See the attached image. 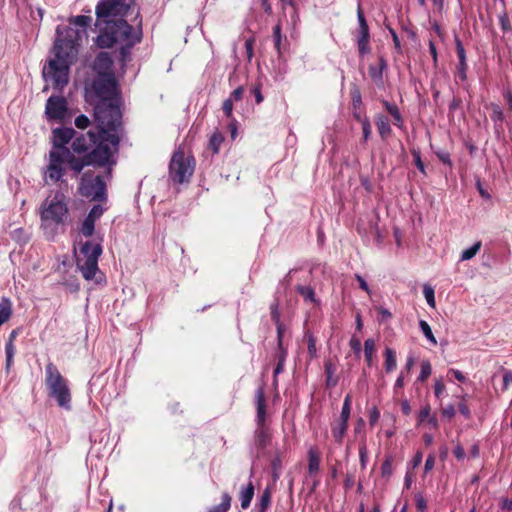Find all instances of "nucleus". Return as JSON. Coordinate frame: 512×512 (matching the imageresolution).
Returning a JSON list of instances; mask_svg holds the SVG:
<instances>
[{
  "instance_id": "1",
  "label": "nucleus",
  "mask_w": 512,
  "mask_h": 512,
  "mask_svg": "<svg viewBox=\"0 0 512 512\" xmlns=\"http://www.w3.org/2000/svg\"><path fill=\"white\" fill-rule=\"evenodd\" d=\"M97 126L101 129V141L89 154L84 156H76L66 144L74 137L75 131L72 128H57L53 131L54 141L53 148L49 152V164L45 172V181H59L65 172L67 165L76 175H78L84 167L88 165L103 166L109 163L111 157L118 150L120 133L122 125L115 128L107 126L101 127L96 121Z\"/></svg>"
},
{
  "instance_id": "2",
  "label": "nucleus",
  "mask_w": 512,
  "mask_h": 512,
  "mask_svg": "<svg viewBox=\"0 0 512 512\" xmlns=\"http://www.w3.org/2000/svg\"><path fill=\"white\" fill-rule=\"evenodd\" d=\"M93 70L97 73L92 85L96 96L94 119L100 123L101 127L109 125L115 128L117 125H122L121 99L112 72V59L107 52L97 55Z\"/></svg>"
},
{
  "instance_id": "3",
  "label": "nucleus",
  "mask_w": 512,
  "mask_h": 512,
  "mask_svg": "<svg viewBox=\"0 0 512 512\" xmlns=\"http://www.w3.org/2000/svg\"><path fill=\"white\" fill-rule=\"evenodd\" d=\"M80 32L73 27L57 28V38L54 42V58L43 67V76L57 89H62L68 83L69 69L77 61Z\"/></svg>"
},
{
  "instance_id": "4",
  "label": "nucleus",
  "mask_w": 512,
  "mask_h": 512,
  "mask_svg": "<svg viewBox=\"0 0 512 512\" xmlns=\"http://www.w3.org/2000/svg\"><path fill=\"white\" fill-rule=\"evenodd\" d=\"M100 34L96 38V44L100 48H110L120 45L122 60L126 61L129 50L136 43L140 42V33L134 31L124 19H117L116 22H108L99 27Z\"/></svg>"
},
{
  "instance_id": "5",
  "label": "nucleus",
  "mask_w": 512,
  "mask_h": 512,
  "mask_svg": "<svg viewBox=\"0 0 512 512\" xmlns=\"http://www.w3.org/2000/svg\"><path fill=\"white\" fill-rule=\"evenodd\" d=\"M45 384L50 397L66 410L71 409V392L67 380L61 375L53 363H48L45 368Z\"/></svg>"
},
{
  "instance_id": "6",
  "label": "nucleus",
  "mask_w": 512,
  "mask_h": 512,
  "mask_svg": "<svg viewBox=\"0 0 512 512\" xmlns=\"http://www.w3.org/2000/svg\"><path fill=\"white\" fill-rule=\"evenodd\" d=\"M68 215V198L57 192L52 199H46L41 206L42 226L47 229L50 224H63Z\"/></svg>"
},
{
  "instance_id": "7",
  "label": "nucleus",
  "mask_w": 512,
  "mask_h": 512,
  "mask_svg": "<svg viewBox=\"0 0 512 512\" xmlns=\"http://www.w3.org/2000/svg\"><path fill=\"white\" fill-rule=\"evenodd\" d=\"M129 8V0H100L96 7V26L102 27L108 22H116L119 18L123 19Z\"/></svg>"
},
{
  "instance_id": "8",
  "label": "nucleus",
  "mask_w": 512,
  "mask_h": 512,
  "mask_svg": "<svg viewBox=\"0 0 512 512\" xmlns=\"http://www.w3.org/2000/svg\"><path fill=\"white\" fill-rule=\"evenodd\" d=\"M101 253L102 248L99 244L86 242L82 245L80 255L77 258V267L85 279H93L96 275L98 271V258Z\"/></svg>"
},
{
  "instance_id": "9",
  "label": "nucleus",
  "mask_w": 512,
  "mask_h": 512,
  "mask_svg": "<svg viewBox=\"0 0 512 512\" xmlns=\"http://www.w3.org/2000/svg\"><path fill=\"white\" fill-rule=\"evenodd\" d=\"M194 171V160L186 157L180 150L176 151L170 161L169 176L177 183H184L189 180Z\"/></svg>"
},
{
  "instance_id": "10",
  "label": "nucleus",
  "mask_w": 512,
  "mask_h": 512,
  "mask_svg": "<svg viewBox=\"0 0 512 512\" xmlns=\"http://www.w3.org/2000/svg\"><path fill=\"white\" fill-rule=\"evenodd\" d=\"M106 185L102 176L86 172L82 175L79 185V193L91 200L103 201L106 198Z\"/></svg>"
},
{
  "instance_id": "11",
  "label": "nucleus",
  "mask_w": 512,
  "mask_h": 512,
  "mask_svg": "<svg viewBox=\"0 0 512 512\" xmlns=\"http://www.w3.org/2000/svg\"><path fill=\"white\" fill-rule=\"evenodd\" d=\"M67 101L61 96H51L45 106V114L49 120H63L67 114Z\"/></svg>"
},
{
  "instance_id": "12",
  "label": "nucleus",
  "mask_w": 512,
  "mask_h": 512,
  "mask_svg": "<svg viewBox=\"0 0 512 512\" xmlns=\"http://www.w3.org/2000/svg\"><path fill=\"white\" fill-rule=\"evenodd\" d=\"M98 132L89 131L87 135H80L76 137L72 143L73 152L78 154L86 152L89 148L95 145V148L99 145L101 139V129L97 126Z\"/></svg>"
},
{
  "instance_id": "13",
  "label": "nucleus",
  "mask_w": 512,
  "mask_h": 512,
  "mask_svg": "<svg viewBox=\"0 0 512 512\" xmlns=\"http://www.w3.org/2000/svg\"><path fill=\"white\" fill-rule=\"evenodd\" d=\"M357 17L359 21V34L360 37L358 39V48L361 55L367 54L370 51L369 47V28L363 12L360 7H358Z\"/></svg>"
},
{
  "instance_id": "14",
  "label": "nucleus",
  "mask_w": 512,
  "mask_h": 512,
  "mask_svg": "<svg viewBox=\"0 0 512 512\" xmlns=\"http://www.w3.org/2000/svg\"><path fill=\"white\" fill-rule=\"evenodd\" d=\"M256 404H257V422L260 427L264 425L266 411H265V396L262 389H258L256 392Z\"/></svg>"
},
{
  "instance_id": "15",
  "label": "nucleus",
  "mask_w": 512,
  "mask_h": 512,
  "mask_svg": "<svg viewBox=\"0 0 512 512\" xmlns=\"http://www.w3.org/2000/svg\"><path fill=\"white\" fill-rule=\"evenodd\" d=\"M348 427V422L343 420H338L337 423L332 428V435L336 442L341 443L342 439L346 433Z\"/></svg>"
},
{
  "instance_id": "16",
  "label": "nucleus",
  "mask_w": 512,
  "mask_h": 512,
  "mask_svg": "<svg viewBox=\"0 0 512 512\" xmlns=\"http://www.w3.org/2000/svg\"><path fill=\"white\" fill-rule=\"evenodd\" d=\"M254 496V486L250 482L245 489H243L240 493V501L241 507L243 509H247L251 503V500Z\"/></svg>"
},
{
  "instance_id": "17",
  "label": "nucleus",
  "mask_w": 512,
  "mask_h": 512,
  "mask_svg": "<svg viewBox=\"0 0 512 512\" xmlns=\"http://www.w3.org/2000/svg\"><path fill=\"white\" fill-rule=\"evenodd\" d=\"M376 126L382 138H386L390 135L391 127L387 117L379 116L376 121Z\"/></svg>"
},
{
  "instance_id": "18",
  "label": "nucleus",
  "mask_w": 512,
  "mask_h": 512,
  "mask_svg": "<svg viewBox=\"0 0 512 512\" xmlns=\"http://www.w3.org/2000/svg\"><path fill=\"white\" fill-rule=\"evenodd\" d=\"M320 456L315 449L308 452V470L310 473H316L319 470Z\"/></svg>"
},
{
  "instance_id": "19",
  "label": "nucleus",
  "mask_w": 512,
  "mask_h": 512,
  "mask_svg": "<svg viewBox=\"0 0 512 512\" xmlns=\"http://www.w3.org/2000/svg\"><path fill=\"white\" fill-rule=\"evenodd\" d=\"M385 356V371L387 373L392 372L396 368V355L394 350L391 348H386L384 352Z\"/></svg>"
},
{
  "instance_id": "20",
  "label": "nucleus",
  "mask_w": 512,
  "mask_h": 512,
  "mask_svg": "<svg viewBox=\"0 0 512 512\" xmlns=\"http://www.w3.org/2000/svg\"><path fill=\"white\" fill-rule=\"evenodd\" d=\"M488 109L491 112L490 117L495 122L496 127L499 126V128H501V124L504 119V115H503L501 108L496 104H491L488 107Z\"/></svg>"
},
{
  "instance_id": "21",
  "label": "nucleus",
  "mask_w": 512,
  "mask_h": 512,
  "mask_svg": "<svg viewBox=\"0 0 512 512\" xmlns=\"http://www.w3.org/2000/svg\"><path fill=\"white\" fill-rule=\"evenodd\" d=\"M11 316V303L7 299H3L0 303V326L5 323Z\"/></svg>"
},
{
  "instance_id": "22",
  "label": "nucleus",
  "mask_w": 512,
  "mask_h": 512,
  "mask_svg": "<svg viewBox=\"0 0 512 512\" xmlns=\"http://www.w3.org/2000/svg\"><path fill=\"white\" fill-rule=\"evenodd\" d=\"M224 141V137L220 132H214L209 140V148L214 154L219 152L220 145Z\"/></svg>"
},
{
  "instance_id": "23",
  "label": "nucleus",
  "mask_w": 512,
  "mask_h": 512,
  "mask_svg": "<svg viewBox=\"0 0 512 512\" xmlns=\"http://www.w3.org/2000/svg\"><path fill=\"white\" fill-rule=\"evenodd\" d=\"M374 352H375V341L373 339L369 338L364 342L365 358H366L367 364L369 366L372 365V357H373Z\"/></svg>"
},
{
  "instance_id": "24",
  "label": "nucleus",
  "mask_w": 512,
  "mask_h": 512,
  "mask_svg": "<svg viewBox=\"0 0 512 512\" xmlns=\"http://www.w3.org/2000/svg\"><path fill=\"white\" fill-rule=\"evenodd\" d=\"M304 339L307 342L308 346V354L310 358H315L317 356V348H316V340L314 336L310 332H306L304 335Z\"/></svg>"
},
{
  "instance_id": "25",
  "label": "nucleus",
  "mask_w": 512,
  "mask_h": 512,
  "mask_svg": "<svg viewBox=\"0 0 512 512\" xmlns=\"http://www.w3.org/2000/svg\"><path fill=\"white\" fill-rule=\"evenodd\" d=\"M481 242H476L470 248L464 250L461 254V261H467L472 259L480 250Z\"/></svg>"
},
{
  "instance_id": "26",
  "label": "nucleus",
  "mask_w": 512,
  "mask_h": 512,
  "mask_svg": "<svg viewBox=\"0 0 512 512\" xmlns=\"http://www.w3.org/2000/svg\"><path fill=\"white\" fill-rule=\"evenodd\" d=\"M231 504V497L228 493H224L222 495V502L218 505L212 508L209 512H227L230 508Z\"/></svg>"
},
{
  "instance_id": "27",
  "label": "nucleus",
  "mask_w": 512,
  "mask_h": 512,
  "mask_svg": "<svg viewBox=\"0 0 512 512\" xmlns=\"http://www.w3.org/2000/svg\"><path fill=\"white\" fill-rule=\"evenodd\" d=\"M419 327L421 329V331L423 332V334L425 335V337L433 344V345H436L437 344V340L436 338L434 337L433 333H432V330H431V327L429 326V324L424 321V320H421L419 322Z\"/></svg>"
},
{
  "instance_id": "28",
  "label": "nucleus",
  "mask_w": 512,
  "mask_h": 512,
  "mask_svg": "<svg viewBox=\"0 0 512 512\" xmlns=\"http://www.w3.org/2000/svg\"><path fill=\"white\" fill-rule=\"evenodd\" d=\"M94 224H95V220H93L89 217H86L83 221L82 228H81L82 234L86 237L91 236L94 232Z\"/></svg>"
},
{
  "instance_id": "29",
  "label": "nucleus",
  "mask_w": 512,
  "mask_h": 512,
  "mask_svg": "<svg viewBox=\"0 0 512 512\" xmlns=\"http://www.w3.org/2000/svg\"><path fill=\"white\" fill-rule=\"evenodd\" d=\"M297 291L305 300L315 302L314 290L310 286H298Z\"/></svg>"
},
{
  "instance_id": "30",
  "label": "nucleus",
  "mask_w": 512,
  "mask_h": 512,
  "mask_svg": "<svg viewBox=\"0 0 512 512\" xmlns=\"http://www.w3.org/2000/svg\"><path fill=\"white\" fill-rule=\"evenodd\" d=\"M423 294H424V297H425L428 305L431 308H435L436 303H435L434 289L429 285H424Z\"/></svg>"
},
{
  "instance_id": "31",
  "label": "nucleus",
  "mask_w": 512,
  "mask_h": 512,
  "mask_svg": "<svg viewBox=\"0 0 512 512\" xmlns=\"http://www.w3.org/2000/svg\"><path fill=\"white\" fill-rule=\"evenodd\" d=\"M270 500H271V493H270L269 489H266L260 498L259 512L266 511V509L268 508V506L270 504Z\"/></svg>"
},
{
  "instance_id": "32",
  "label": "nucleus",
  "mask_w": 512,
  "mask_h": 512,
  "mask_svg": "<svg viewBox=\"0 0 512 512\" xmlns=\"http://www.w3.org/2000/svg\"><path fill=\"white\" fill-rule=\"evenodd\" d=\"M431 375V365L429 361L424 360L421 363V372L418 377V380L424 382Z\"/></svg>"
},
{
  "instance_id": "33",
  "label": "nucleus",
  "mask_w": 512,
  "mask_h": 512,
  "mask_svg": "<svg viewBox=\"0 0 512 512\" xmlns=\"http://www.w3.org/2000/svg\"><path fill=\"white\" fill-rule=\"evenodd\" d=\"M392 473H393L392 458L388 457L382 464L381 474L383 477L389 478L392 475Z\"/></svg>"
},
{
  "instance_id": "34",
  "label": "nucleus",
  "mask_w": 512,
  "mask_h": 512,
  "mask_svg": "<svg viewBox=\"0 0 512 512\" xmlns=\"http://www.w3.org/2000/svg\"><path fill=\"white\" fill-rule=\"evenodd\" d=\"M456 50L459 58V62L462 66H465L466 55L464 47L459 39H456Z\"/></svg>"
},
{
  "instance_id": "35",
  "label": "nucleus",
  "mask_w": 512,
  "mask_h": 512,
  "mask_svg": "<svg viewBox=\"0 0 512 512\" xmlns=\"http://www.w3.org/2000/svg\"><path fill=\"white\" fill-rule=\"evenodd\" d=\"M431 408L429 405H426L421 408L418 414V425L422 424L425 420L430 417Z\"/></svg>"
},
{
  "instance_id": "36",
  "label": "nucleus",
  "mask_w": 512,
  "mask_h": 512,
  "mask_svg": "<svg viewBox=\"0 0 512 512\" xmlns=\"http://www.w3.org/2000/svg\"><path fill=\"white\" fill-rule=\"evenodd\" d=\"M359 456H360L361 466H362V468H365L366 462H367V457H368V452H367V447H366L365 441H362V443L360 445Z\"/></svg>"
},
{
  "instance_id": "37",
  "label": "nucleus",
  "mask_w": 512,
  "mask_h": 512,
  "mask_svg": "<svg viewBox=\"0 0 512 512\" xmlns=\"http://www.w3.org/2000/svg\"><path fill=\"white\" fill-rule=\"evenodd\" d=\"M349 345H350L351 349L353 350V352L356 354V356L360 357V354H361V341H360V339H358L356 337H352L350 339Z\"/></svg>"
},
{
  "instance_id": "38",
  "label": "nucleus",
  "mask_w": 512,
  "mask_h": 512,
  "mask_svg": "<svg viewBox=\"0 0 512 512\" xmlns=\"http://www.w3.org/2000/svg\"><path fill=\"white\" fill-rule=\"evenodd\" d=\"M502 372H503V390H506L512 384V371L502 368Z\"/></svg>"
},
{
  "instance_id": "39",
  "label": "nucleus",
  "mask_w": 512,
  "mask_h": 512,
  "mask_svg": "<svg viewBox=\"0 0 512 512\" xmlns=\"http://www.w3.org/2000/svg\"><path fill=\"white\" fill-rule=\"evenodd\" d=\"M90 120L85 115H80L75 119V125L79 129H85L89 126Z\"/></svg>"
},
{
  "instance_id": "40",
  "label": "nucleus",
  "mask_w": 512,
  "mask_h": 512,
  "mask_svg": "<svg viewBox=\"0 0 512 512\" xmlns=\"http://www.w3.org/2000/svg\"><path fill=\"white\" fill-rule=\"evenodd\" d=\"M90 22V17L88 16H84V15H80V16H76L73 20H72V23L77 25V26H80V27H83L85 28L86 26H88Z\"/></svg>"
},
{
  "instance_id": "41",
  "label": "nucleus",
  "mask_w": 512,
  "mask_h": 512,
  "mask_svg": "<svg viewBox=\"0 0 512 512\" xmlns=\"http://www.w3.org/2000/svg\"><path fill=\"white\" fill-rule=\"evenodd\" d=\"M412 155H413V158H414V163L416 165V167L423 173L425 174V167H424V164L421 160V156H420V153L419 151H416V150H412Z\"/></svg>"
},
{
  "instance_id": "42",
  "label": "nucleus",
  "mask_w": 512,
  "mask_h": 512,
  "mask_svg": "<svg viewBox=\"0 0 512 512\" xmlns=\"http://www.w3.org/2000/svg\"><path fill=\"white\" fill-rule=\"evenodd\" d=\"M103 208L101 205H95L87 215V217L93 219L96 221V219L100 218V216L103 214Z\"/></svg>"
},
{
  "instance_id": "43",
  "label": "nucleus",
  "mask_w": 512,
  "mask_h": 512,
  "mask_svg": "<svg viewBox=\"0 0 512 512\" xmlns=\"http://www.w3.org/2000/svg\"><path fill=\"white\" fill-rule=\"evenodd\" d=\"M274 40L275 47L280 52V44H281V26L278 24L274 27Z\"/></svg>"
},
{
  "instance_id": "44",
  "label": "nucleus",
  "mask_w": 512,
  "mask_h": 512,
  "mask_svg": "<svg viewBox=\"0 0 512 512\" xmlns=\"http://www.w3.org/2000/svg\"><path fill=\"white\" fill-rule=\"evenodd\" d=\"M224 113L226 114L227 117H230L231 114H232V110H233V101L231 98H228L226 99L224 102H223V107H222Z\"/></svg>"
},
{
  "instance_id": "45",
  "label": "nucleus",
  "mask_w": 512,
  "mask_h": 512,
  "mask_svg": "<svg viewBox=\"0 0 512 512\" xmlns=\"http://www.w3.org/2000/svg\"><path fill=\"white\" fill-rule=\"evenodd\" d=\"M442 415L444 417H447L448 419H451L455 415V409L453 405H448L446 407L442 408Z\"/></svg>"
},
{
  "instance_id": "46",
  "label": "nucleus",
  "mask_w": 512,
  "mask_h": 512,
  "mask_svg": "<svg viewBox=\"0 0 512 512\" xmlns=\"http://www.w3.org/2000/svg\"><path fill=\"white\" fill-rule=\"evenodd\" d=\"M445 389V385L442 381V379H438L435 382L434 390H435V396L439 397Z\"/></svg>"
},
{
  "instance_id": "47",
  "label": "nucleus",
  "mask_w": 512,
  "mask_h": 512,
  "mask_svg": "<svg viewBox=\"0 0 512 512\" xmlns=\"http://www.w3.org/2000/svg\"><path fill=\"white\" fill-rule=\"evenodd\" d=\"M243 93H244L243 87H238L231 93L230 98L232 99V101H239L242 99Z\"/></svg>"
},
{
  "instance_id": "48",
  "label": "nucleus",
  "mask_w": 512,
  "mask_h": 512,
  "mask_svg": "<svg viewBox=\"0 0 512 512\" xmlns=\"http://www.w3.org/2000/svg\"><path fill=\"white\" fill-rule=\"evenodd\" d=\"M362 129H363V137L365 140H367L371 133V126L367 119L362 121Z\"/></svg>"
},
{
  "instance_id": "49",
  "label": "nucleus",
  "mask_w": 512,
  "mask_h": 512,
  "mask_svg": "<svg viewBox=\"0 0 512 512\" xmlns=\"http://www.w3.org/2000/svg\"><path fill=\"white\" fill-rule=\"evenodd\" d=\"M437 156L440 161H442L444 164L451 165L450 156L448 152L445 151H439L437 152Z\"/></svg>"
},
{
  "instance_id": "50",
  "label": "nucleus",
  "mask_w": 512,
  "mask_h": 512,
  "mask_svg": "<svg viewBox=\"0 0 512 512\" xmlns=\"http://www.w3.org/2000/svg\"><path fill=\"white\" fill-rule=\"evenodd\" d=\"M350 410H351V407H348L347 405H343L339 420L348 422L349 417H350Z\"/></svg>"
},
{
  "instance_id": "51",
  "label": "nucleus",
  "mask_w": 512,
  "mask_h": 512,
  "mask_svg": "<svg viewBox=\"0 0 512 512\" xmlns=\"http://www.w3.org/2000/svg\"><path fill=\"white\" fill-rule=\"evenodd\" d=\"M416 506L421 512L425 511V509L427 508V503L425 499L420 495L416 497Z\"/></svg>"
},
{
  "instance_id": "52",
  "label": "nucleus",
  "mask_w": 512,
  "mask_h": 512,
  "mask_svg": "<svg viewBox=\"0 0 512 512\" xmlns=\"http://www.w3.org/2000/svg\"><path fill=\"white\" fill-rule=\"evenodd\" d=\"M434 464H435L434 456L429 455L428 458L426 459L425 466H424L425 472H429L430 470H432L434 467Z\"/></svg>"
},
{
  "instance_id": "53",
  "label": "nucleus",
  "mask_w": 512,
  "mask_h": 512,
  "mask_svg": "<svg viewBox=\"0 0 512 512\" xmlns=\"http://www.w3.org/2000/svg\"><path fill=\"white\" fill-rule=\"evenodd\" d=\"M380 417V413L376 408H373V410L370 412L369 416V422L371 425H374Z\"/></svg>"
},
{
  "instance_id": "54",
  "label": "nucleus",
  "mask_w": 512,
  "mask_h": 512,
  "mask_svg": "<svg viewBox=\"0 0 512 512\" xmlns=\"http://www.w3.org/2000/svg\"><path fill=\"white\" fill-rule=\"evenodd\" d=\"M253 42H254V40L252 38L246 40V42H245L247 56L249 59H251L253 56Z\"/></svg>"
},
{
  "instance_id": "55",
  "label": "nucleus",
  "mask_w": 512,
  "mask_h": 512,
  "mask_svg": "<svg viewBox=\"0 0 512 512\" xmlns=\"http://www.w3.org/2000/svg\"><path fill=\"white\" fill-rule=\"evenodd\" d=\"M369 73H370V76L374 79V80H381L382 79V71L381 70H377L376 68L374 67H370L369 69Z\"/></svg>"
},
{
  "instance_id": "56",
  "label": "nucleus",
  "mask_w": 512,
  "mask_h": 512,
  "mask_svg": "<svg viewBox=\"0 0 512 512\" xmlns=\"http://www.w3.org/2000/svg\"><path fill=\"white\" fill-rule=\"evenodd\" d=\"M453 453H454L455 457L459 460H461L465 457V452L461 445H457L455 447V449L453 450Z\"/></svg>"
},
{
  "instance_id": "57",
  "label": "nucleus",
  "mask_w": 512,
  "mask_h": 512,
  "mask_svg": "<svg viewBox=\"0 0 512 512\" xmlns=\"http://www.w3.org/2000/svg\"><path fill=\"white\" fill-rule=\"evenodd\" d=\"M334 371H335V368H334L333 364L330 361H327L325 363V372L327 374L328 379L333 375Z\"/></svg>"
},
{
  "instance_id": "58",
  "label": "nucleus",
  "mask_w": 512,
  "mask_h": 512,
  "mask_svg": "<svg viewBox=\"0 0 512 512\" xmlns=\"http://www.w3.org/2000/svg\"><path fill=\"white\" fill-rule=\"evenodd\" d=\"M356 279H357V281H358V283H359L360 287H361L364 291H366V292H368V293H369L370 291H369V288H368V285H367L366 281H365V280H364L360 275H356Z\"/></svg>"
},
{
  "instance_id": "59",
  "label": "nucleus",
  "mask_w": 512,
  "mask_h": 512,
  "mask_svg": "<svg viewBox=\"0 0 512 512\" xmlns=\"http://www.w3.org/2000/svg\"><path fill=\"white\" fill-rule=\"evenodd\" d=\"M422 453L421 452H417L416 455L414 456L413 460H412V464H413V467H417L421 464L422 462Z\"/></svg>"
},
{
  "instance_id": "60",
  "label": "nucleus",
  "mask_w": 512,
  "mask_h": 512,
  "mask_svg": "<svg viewBox=\"0 0 512 512\" xmlns=\"http://www.w3.org/2000/svg\"><path fill=\"white\" fill-rule=\"evenodd\" d=\"M286 355L287 351L283 348V345L281 344V347L279 346L278 361L285 362Z\"/></svg>"
},
{
  "instance_id": "61",
  "label": "nucleus",
  "mask_w": 512,
  "mask_h": 512,
  "mask_svg": "<svg viewBox=\"0 0 512 512\" xmlns=\"http://www.w3.org/2000/svg\"><path fill=\"white\" fill-rule=\"evenodd\" d=\"M502 509L512 510V499H503L501 502Z\"/></svg>"
},
{
  "instance_id": "62",
  "label": "nucleus",
  "mask_w": 512,
  "mask_h": 512,
  "mask_svg": "<svg viewBox=\"0 0 512 512\" xmlns=\"http://www.w3.org/2000/svg\"><path fill=\"white\" fill-rule=\"evenodd\" d=\"M6 355H13L14 356V353H15V348H14V345L11 341H8L7 344H6Z\"/></svg>"
},
{
  "instance_id": "63",
  "label": "nucleus",
  "mask_w": 512,
  "mask_h": 512,
  "mask_svg": "<svg viewBox=\"0 0 512 512\" xmlns=\"http://www.w3.org/2000/svg\"><path fill=\"white\" fill-rule=\"evenodd\" d=\"M459 412L466 417H469V415H470L469 408L464 403L459 404Z\"/></svg>"
},
{
  "instance_id": "64",
  "label": "nucleus",
  "mask_w": 512,
  "mask_h": 512,
  "mask_svg": "<svg viewBox=\"0 0 512 512\" xmlns=\"http://www.w3.org/2000/svg\"><path fill=\"white\" fill-rule=\"evenodd\" d=\"M466 67L467 65L465 64V66H462L460 63H459V67H458V76L461 80H465L466 79V73H465V70H466Z\"/></svg>"
}]
</instances>
